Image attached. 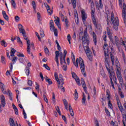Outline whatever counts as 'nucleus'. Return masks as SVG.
Masks as SVG:
<instances>
[{"mask_svg": "<svg viewBox=\"0 0 126 126\" xmlns=\"http://www.w3.org/2000/svg\"><path fill=\"white\" fill-rule=\"evenodd\" d=\"M104 51V65L110 74L109 77L110 78L111 85L114 89H115V85H114V81L115 83H117V77H116V75H115V71H114V68L112 66L110 65V62H111V59H110V54H109V46L108 44L106 43H104V45L103 46Z\"/></svg>", "mask_w": 126, "mask_h": 126, "instance_id": "f257e3e1", "label": "nucleus"}, {"mask_svg": "<svg viewBox=\"0 0 126 126\" xmlns=\"http://www.w3.org/2000/svg\"><path fill=\"white\" fill-rule=\"evenodd\" d=\"M85 26L86 27L85 30L84 31V36L82 37V44L83 47L84 48V50L87 55V57L89 60L91 62L93 60V55L92 52L90 51V49H89V36L88 35V33H87V28H90V29H92V26L91 24H89L86 25L85 24Z\"/></svg>", "mask_w": 126, "mask_h": 126, "instance_id": "f03ea898", "label": "nucleus"}, {"mask_svg": "<svg viewBox=\"0 0 126 126\" xmlns=\"http://www.w3.org/2000/svg\"><path fill=\"white\" fill-rule=\"evenodd\" d=\"M5 88V85L3 84L2 82H0V88L3 94H7L8 96H9V99L11 101H12V93L10 92L9 90H7V92H6V90L4 88Z\"/></svg>", "mask_w": 126, "mask_h": 126, "instance_id": "7ed1b4c3", "label": "nucleus"}, {"mask_svg": "<svg viewBox=\"0 0 126 126\" xmlns=\"http://www.w3.org/2000/svg\"><path fill=\"white\" fill-rule=\"evenodd\" d=\"M111 22L115 30H118V26L119 25V18L115 17L114 13H111Z\"/></svg>", "mask_w": 126, "mask_h": 126, "instance_id": "20e7f679", "label": "nucleus"}, {"mask_svg": "<svg viewBox=\"0 0 126 126\" xmlns=\"http://www.w3.org/2000/svg\"><path fill=\"white\" fill-rule=\"evenodd\" d=\"M78 63H79L80 68L82 74L85 76V77H86V73H85V65H84V62L81 57L79 58Z\"/></svg>", "mask_w": 126, "mask_h": 126, "instance_id": "39448f33", "label": "nucleus"}, {"mask_svg": "<svg viewBox=\"0 0 126 126\" xmlns=\"http://www.w3.org/2000/svg\"><path fill=\"white\" fill-rule=\"evenodd\" d=\"M27 51L28 53L30 55V50H31V47L33 49V50H35V47H34V43L33 42H32L31 44H30V40L29 39H28L27 40Z\"/></svg>", "mask_w": 126, "mask_h": 126, "instance_id": "423d86ee", "label": "nucleus"}, {"mask_svg": "<svg viewBox=\"0 0 126 126\" xmlns=\"http://www.w3.org/2000/svg\"><path fill=\"white\" fill-rule=\"evenodd\" d=\"M107 99L108 101V106L110 109H113V104L111 102V93L109 90H106Z\"/></svg>", "mask_w": 126, "mask_h": 126, "instance_id": "0eeeda50", "label": "nucleus"}, {"mask_svg": "<svg viewBox=\"0 0 126 126\" xmlns=\"http://www.w3.org/2000/svg\"><path fill=\"white\" fill-rule=\"evenodd\" d=\"M122 16L124 19V23L126 24V4L123 3V10L122 11Z\"/></svg>", "mask_w": 126, "mask_h": 126, "instance_id": "6e6552de", "label": "nucleus"}, {"mask_svg": "<svg viewBox=\"0 0 126 126\" xmlns=\"http://www.w3.org/2000/svg\"><path fill=\"white\" fill-rule=\"evenodd\" d=\"M81 13L82 14V19L83 21V23L84 25H85V21H86V19H87V15L85 13V11L84 10H81Z\"/></svg>", "mask_w": 126, "mask_h": 126, "instance_id": "1a4fd4ad", "label": "nucleus"}, {"mask_svg": "<svg viewBox=\"0 0 126 126\" xmlns=\"http://www.w3.org/2000/svg\"><path fill=\"white\" fill-rule=\"evenodd\" d=\"M71 58H72V61L74 65L76 66V67H78V59H76V63H75V56L73 54V52H71Z\"/></svg>", "mask_w": 126, "mask_h": 126, "instance_id": "9d476101", "label": "nucleus"}, {"mask_svg": "<svg viewBox=\"0 0 126 126\" xmlns=\"http://www.w3.org/2000/svg\"><path fill=\"white\" fill-rule=\"evenodd\" d=\"M57 83L59 85H61V84H64L63 77L62 74H59V78H58V81H57Z\"/></svg>", "mask_w": 126, "mask_h": 126, "instance_id": "9b49d317", "label": "nucleus"}, {"mask_svg": "<svg viewBox=\"0 0 126 126\" xmlns=\"http://www.w3.org/2000/svg\"><path fill=\"white\" fill-rule=\"evenodd\" d=\"M55 61L57 63V66H59V65H60V63H59V56H60V52L59 51H56L55 52Z\"/></svg>", "mask_w": 126, "mask_h": 126, "instance_id": "f8f14e48", "label": "nucleus"}, {"mask_svg": "<svg viewBox=\"0 0 126 126\" xmlns=\"http://www.w3.org/2000/svg\"><path fill=\"white\" fill-rule=\"evenodd\" d=\"M59 56L60 57V63L63 65V63H65V59L63 60V55L62 52L59 53Z\"/></svg>", "mask_w": 126, "mask_h": 126, "instance_id": "ddd939ff", "label": "nucleus"}, {"mask_svg": "<svg viewBox=\"0 0 126 126\" xmlns=\"http://www.w3.org/2000/svg\"><path fill=\"white\" fill-rule=\"evenodd\" d=\"M9 123L10 126H18L17 123H16V124H14V120H13V119L12 118L9 119Z\"/></svg>", "mask_w": 126, "mask_h": 126, "instance_id": "4468645a", "label": "nucleus"}, {"mask_svg": "<svg viewBox=\"0 0 126 126\" xmlns=\"http://www.w3.org/2000/svg\"><path fill=\"white\" fill-rule=\"evenodd\" d=\"M54 21L58 27L61 29V23H60V18L57 17V19H56Z\"/></svg>", "mask_w": 126, "mask_h": 126, "instance_id": "2eb2a0df", "label": "nucleus"}, {"mask_svg": "<svg viewBox=\"0 0 126 126\" xmlns=\"http://www.w3.org/2000/svg\"><path fill=\"white\" fill-rule=\"evenodd\" d=\"M93 38L94 39V45H97V36L94 32H93Z\"/></svg>", "mask_w": 126, "mask_h": 126, "instance_id": "dca6fc26", "label": "nucleus"}, {"mask_svg": "<svg viewBox=\"0 0 126 126\" xmlns=\"http://www.w3.org/2000/svg\"><path fill=\"white\" fill-rule=\"evenodd\" d=\"M50 30L51 31H53V30H55V26H54V21L53 20H50Z\"/></svg>", "mask_w": 126, "mask_h": 126, "instance_id": "f3484780", "label": "nucleus"}, {"mask_svg": "<svg viewBox=\"0 0 126 126\" xmlns=\"http://www.w3.org/2000/svg\"><path fill=\"white\" fill-rule=\"evenodd\" d=\"M116 74L117 76L119 75H122V74L121 73V68L120 66H118V65H116Z\"/></svg>", "mask_w": 126, "mask_h": 126, "instance_id": "a211bd4d", "label": "nucleus"}, {"mask_svg": "<svg viewBox=\"0 0 126 126\" xmlns=\"http://www.w3.org/2000/svg\"><path fill=\"white\" fill-rule=\"evenodd\" d=\"M2 14L3 15V18H4L6 20V21H8V16L6 14V13L5 12V11H2Z\"/></svg>", "mask_w": 126, "mask_h": 126, "instance_id": "6ab92c4d", "label": "nucleus"}, {"mask_svg": "<svg viewBox=\"0 0 126 126\" xmlns=\"http://www.w3.org/2000/svg\"><path fill=\"white\" fill-rule=\"evenodd\" d=\"M97 10H100L103 8V3H102V0H99V4L96 7Z\"/></svg>", "mask_w": 126, "mask_h": 126, "instance_id": "aec40b11", "label": "nucleus"}, {"mask_svg": "<svg viewBox=\"0 0 126 126\" xmlns=\"http://www.w3.org/2000/svg\"><path fill=\"white\" fill-rule=\"evenodd\" d=\"M18 27L20 31V33H22V32H24V31H25L24 29H23V26H22V25L20 24L18 25Z\"/></svg>", "mask_w": 126, "mask_h": 126, "instance_id": "412c9836", "label": "nucleus"}, {"mask_svg": "<svg viewBox=\"0 0 126 126\" xmlns=\"http://www.w3.org/2000/svg\"><path fill=\"white\" fill-rule=\"evenodd\" d=\"M92 20L93 21V24L94 25L95 27L97 28V22H96V19L95 18V16H92Z\"/></svg>", "mask_w": 126, "mask_h": 126, "instance_id": "4be33fe9", "label": "nucleus"}, {"mask_svg": "<svg viewBox=\"0 0 126 126\" xmlns=\"http://www.w3.org/2000/svg\"><path fill=\"white\" fill-rule=\"evenodd\" d=\"M117 78L119 81L120 84H123L124 82V80H123V77H122V75L117 76Z\"/></svg>", "mask_w": 126, "mask_h": 126, "instance_id": "5701e85b", "label": "nucleus"}, {"mask_svg": "<svg viewBox=\"0 0 126 126\" xmlns=\"http://www.w3.org/2000/svg\"><path fill=\"white\" fill-rule=\"evenodd\" d=\"M16 52V50H15L14 48H11V51H10L11 57H14V54H15Z\"/></svg>", "mask_w": 126, "mask_h": 126, "instance_id": "b1692460", "label": "nucleus"}, {"mask_svg": "<svg viewBox=\"0 0 126 126\" xmlns=\"http://www.w3.org/2000/svg\"><path fill=\"white\" fill-rule=\"evenodd\" d=\"M110 58H111V62L112 63V65H114V64H115V57L113 54H111Z\"/></svg>", "mask_w": 126, "mask_h": 126, "instance_id": "393cba45", "label": "nucleus"}, {"mask_svg": "<svg viewBox=\"0 0 126 126\" xmlns=\"http://www.w3.org/2000/svg\"><path fill=\"white\" fill-rule=\"evenodd\" d=\"M62 64H63V66H62L63 69V70L66 71L67 69V66L66 65V63H65V62H63Z\"/></svg>", "mask_w": 126, "mask_h": 126, "instance_id": "a878e982", "label": "nucleus"}, {"mask_svg": "<svg viewBox=\"0 0 126 126\" xmlns=\"http://www.w3.org/2000/svg\"><path fill=\"white\" fill-rule=\"evenodd\" d=\"M86 101V97L85 96V94H83V98L82 99V103L83 105H85V101Z\"/></svg>", "mask_w": 126, "mask_h": 126, "instance_id": "bb28decb", "label": "nucleus"}, {"mask_svg": "<svg viewBox=\"0 0 126 126\" xmlns=\"http://www.w3.org/2000/svg\"><path fill=\"white\" fill-rule=\"evenodd\" d=\"M115 43L117 46L120 44V39H119V37L118 36H115Z\"/></svg>", "mask_w": 126, "mask_h": 126, "instance_id": "cd10ccee", "label": "nucleus"}, {"mask_svg": "<svg viewBox=\"0 0 126 126\" xmlns=\"http://www.w3.org/2000/svg\"><path fill=\"white\" fill-rule=\"evenodd\" d=\"M10 2L13 8L15 9L16 8V3H15V1H14V0H13L12 1H10Z\"/></svg>", "mask_w": 126, "mask_h": 126, "instance_id": "c85d7f7f", "label": "nucleus"}, {"mask_svg": "<svg viewBox=\"0 0 126 126\" xmlns=\"http://www.w3.org/2000/svg\"><path fill=\"white\" fill-rule=\"evenodd\" d=\"M69 1V0H68ZM72 4L73 5V8H75L76 7V0H71Z\"/></svg>", "mask_w": 126, "mask_h": 126, "instance_id": "c756f323", "label": "nucleus"}, {"mask_svg": "<svg viewBox=\"0 0 126 126\" xmlns=\"http://www.w3.org/2000/svg\"><path fill=\"white\" fill-rule=\"evenodd\" d=\"M44 52L47 56H49L50 53L49 52V49H48V47L47 46L44 47Z\"/></svg>", "mask_w": 126, "mask_h": 126, "instance_id": "7c9ffc66", "label": "nucleus"}, {"mask_svg": "<svg viewBox=\"0 0 126 126\" xmlns=\"http://www.w3.org/2000/svg\"><path fill=\"white\" fill-rule=\"evenodd\" d=\"M12 58V62H13V64H14L15 63H16V61H17V57L14 56H11Z\"/></svg>", "mask_w": 126, "mask_h": 126, "instance_id": "2f4dec72", "label": "nucleus"}, {"mask_svg": "<svg viewBox=\"0 0 126 126\" xmlns=\"http://www.w3.org/2000/svg\"><path fill=\"white\" fill-rule=\"evenodd\" d=\"M30 68H29V67H26L25 68L26 73L27 76H28L29 75V73H30Z\"/></svg>", "mask_w": 126, "mask_h": 126, "instance_id": "473e14b6", "label": "nucleus"}, {"mask_svg": "<svg viewBox=\"0 0 126 126\" xmlns=\"http://www.w3.org/2000/svg\"><path fill=\"white\" fill-rule=\"evenodd\" d=\"M21 33L22 34L25 40H27V39H28V37H27V36L26 35V32H25V31L21 32Z\"/></svg>", "mask_w": 126, "mask_h": 126, "instance_id": "72a5a7b5", "label": "nucleus"}, {"mask_svg": "<svg viewBox=\"0 0 126 126\" xmlns=\"http://www.w3.org/2000/svg\"><path fill=\"white\" fill-rule=\"evenodd\" d=\"M108 35L110 41L114 44L115 42L114 41V39H113V35H112V33H110V34H108Z\"/></svg>", "mask_w": 126, "mask_h": 126, "instance_id": "f704fd0d", "label": "nucleus"}, {"mask_svg": "<svg viewBox=\"0 0 126 126\" xmlns=\"http://www.w3.org/2000/svg\"><path fill=\"white\" fill-rule=\"evenodd\" d=\"M40 34L41 38H44V37H45V32L43 30L41 29L40 30Z\"/></svg>", "mask_w": 126, "mask_h": 126, "instance_id": "c9c22d12", "label": "nucleus"}, {"mask_svg": "<svg viewBox=\"0 0 126 126\" xmlns=\"http://www.w3.org/2000/svg\"><path fill=\"white\" fill-rule=\"evenodd\" d=\"M63 102L64 103V105L65 106V109H66V110H67V105H68V103H67V101H66V100L65 99H63Z\"/></svg>", "mask_w": 126, "mask_h": 126, "instance_id": "e433bc0d", "label": "nucleus"}, {"mask_svg": "<svg viewBox=\"0 0 126 126\" xmlns=\"http://www.w3.org/2000/svg\"><path fill=\"white\" fill-rule=\"evenodd\" d=\"M75 81L77 83V84L79 85V86H80V81L79 80V78L77 77V78H75Z\"/></svg>", "mask_w": 126, "mask_h": 126, "instance_id": "4c0bfd02", "label": "nucleus"}, {"mask_svg": "<svg viewBox=\"0 0 126 126\" xmlns=\"http://www.w3.org/2000/svg\"><path fill=\"white\" fill-rule=\"evenodd\" d=\"M32 6H33V8L34 10V11H36V2H35V1L33 0L32 2Z\"/></svg>", "mask_w": 126, "mask_h": 126, "instance_id": "58836bf2", "label": "nucleus"}, {"mask_svg": "<svg viewBox=\"0 0 126 126\" xmlns=\"http://www.w3.org/2000/svg\"><path fill=\"white\" fill-rule=\"evenodd\" d=\"M63 84L62 85V84H61V85H58V88H60L61 89V90L63 92H64L65 90H64V87H63Z\"/></svg>", "mask_w": 126, "mask_h": 126, "instance_id": "ea45409f", "label": "nucleus"}, {"mask_svg": "<svg viewBox=\"0 0 126 126\" xmlns=\"http://www.w3.org/2000/svg\"><path fill=\"white\" fill-rule=\"evenodd\" d=\"M37 19L39 21H41L42 19V17L41 16V13H40V12L37 13Z\"/></svg>", "mask_w": 126, "mask_h": 126, "instance_id": "a19ab883", "label": "nucleus"}, {"mask_svg": "<svg viewBox=\"0 0 126 126\" xmlns=\"http://www.w3.org/2000/svg\"><path fill=\"white\" fill-rule=\"evenodd\" d=\"M43 67L46 68V69H47V70H51V68L49 67L47 64H44Z\"/></svg>", "mask_w": 126, "mask_h": 126, "instance_id": "79ce46f5", "label": "nucleus"}, {"mask_svg": "<svg viewBox=\"0 0 126 126\" xmlns=\"http://www.w3.org/2000/svg\"><path fill=\"white\" fill-rule=\"evenodd\" d=\"M74 13L75 18H76L77 20L78 19V14L77 13V12L76 11V10H75L74 11Z\"/></svg>", "mask_w": 126, "mask_h": 126, "instance_id": "37998d69", "label": "nucleus"}, {"mask_svg": "<svg viewBox=\"0 0 126 126\" xmlns=\"http://www.w3.org/2000/svg\"><path fill=\"white\" fill-rule=\"evenodd\" d=\"M45 80L46 82H48L49 83V84H53V82L52 81V80H51V79H46Z\"/></svg>", "mask_w": 126, "mask_h": 126, "instance_id": "c03bdc74", "label": "nucleus"}, {"mask_svg": "<svg viewBox=\"0 0 126 126\" xmlns=\"http://www.w3.org/2000/svg\"><path fill=\"white\" fill-rule=\"evenodd\" d=\"M119 1L120 7H123V2H124V0H119Z\"/></svg>", "mask_w": 126, "mask_h": 126, "instance_id": "a18cd8bd", "label": "nucleus"}, {"mask_svg": "<svg viewBox=\"0 0 126 126\" xmlns=\"http://www.w3.org/2000/svg\"><path fill=\"white\" fill-rule=\"evenodd\" d=\"M118 108H119L121 112H123V111H124V109L123 108V105H122V103L118 105Z\"/></svg>", "mask_w": 126, "mask_h": 126, "instance_id": "49530a36", "label": "nucleus"}, {"mask_svg": "<svg viewBox=\"0 0 126 126\" xmlns=\"http://www.w3.org/2000/svg\"><path fill=\"white\" fill-rule=\"evenodd\" d=\"M35 85H36L35 86L36 90H37V91H39V90H40V86H39V84H38V83H36Z\"/></svg>", "mask_w": 126, "mask_h": 126, "instance_id": "de8ad7c7", "label": "nucleus"}, {"mask_svg": "<svg viewBox=\"0 0 126 126\" xmlns=\"http://www.w3.org/2000/svg\"><path fill=\"white\" fill-rule=\"evenodd\" d=\"M119 94L121 98H125V94H124V93H123V92H120V93H119Z\"/></svg>", "mask_w": 126, "mask_h": 126, "instance_id": "09e8293b", "label": "nucleus"}, {"mask_svg": "<svg viewBox=\"0 0 126 126\" xmlns=\"http://www.w3.org/2000/svg\"><path fill=\"white\" fill-rule=\"evenodd\" d=\"M63 53V60L64 61V59H65V57H66V54H67V51L66 50H64Z\"/></svg>", "mask_w": 126, "mask_h": 126, "instance_id": "8fccbe9b", "label": "nucleus"}, {"mask_svg": "<svg viewBox=\"0 0 126 126\" xmlns=\"http://www.w3.org/2000/svg\"><path fill=\"white\" fill-rule=\"evenodd\" d=\"M47 12L50 15H52V14H53V10H51V8L47 9Z\"/></svg>", "mask_w": 126, "mask_h": 126, "instance_id": "3c124183", "label": "nucleus"}, {"mask_svg": "<svg viewBox=\"0 0 126 126\" xmlns=\"http://www.w3.org/2000/svg\"><path fill=\"white\" fill-rule=\"evenodd\" d=\"M54 31V35L55 36H56V37H58V30H57V29H55V30H53Z\"/></svg>", "mask_w": 126, "mask_h": 126, "instance_id": "603ef678", "label": "nucleus"}, {"mask_svg": "<svg viewBox=\"0 0 126 126\" xmlns=\"http://www.w3.org/2000/svg\"><path fill=\"white\" fill-rule=\"evenodd\" d=\"M23 114L24 115V119H27V115H26V113L25 112V110L24 109L23 110Z\"/></svg>", "mask_w": 126, "mask_h": 126, "instance_id": "864d4df0", "label": "nucleus"}, {"mask_svg": "<svg viewBox=\"0 0 126 126\" xmlns=\"http://www.w3.org/2000/svg\"><path fill=\"white\" fill-rule=\"evenodd\" d=\"M1 45L2 46H4V47H6L7 46V44H6V42L4 41V40L1 41Z\"/></svg>", "mask_w": 126, "mask_h": 126, "instance_id": "5fc2aeb1", "label": "nucleus"}, {"mask_svg": "<svg viewBox=\"0 0 126 126\" xmlns=\"http://www.w3.org/2000/svg\"><path fill=\"white\" fill-rule=\"evenodd\" d=\"M68 23V21H67V18H65V27L67 28L68 27V24H67Z\"/></svg>", "mask_w": 126, "mask_h": 126, "instance_id": "6e6d98bb", "label": "nucleus"}, {"mask_svg": "<svg viewBox=\"0 0 126 126\" xmlns=\"http://www.w3.org/2000/svg\"><path fill=\"white\" fill-rule=\"evenodd\" d=\"M43 98L44 99V101H45L47 103H49V101L48 100V98L45 94H43Z\"/></svg>", "mask_w": 126, "mask_h": 126, "instance_id": "4d7b16f0", "label": "nucleus"}, {"mask_svg": "<svg viewBox=\"0 0 126 126\" xmlns=\"http://www.w3.org/2000/svg\"><path fill=\"white\" fill-rule=\"evenodd\" d=\"M1 105L3 106V107H4V106H5V100H1Z\"/></svg>", "mask_w": 126, "mask_h": 126, "instance_id": "13d9d810", "label": "nucleus"}, {"mask_svg": "<svg viewBox=\"0 0 126 126\" xmlns=\"http://www.w3.org/2000/svg\"><path fill=\"white\" fill-rule=\"evenodd\" d=\"M17 56L18 57H21V58H24V55L22 53H19L17 54Z\"/></svg>", "mask_w": 126, "mask_h": 126, "instance_id": "bf43d9fd", "label": "nucleus"}, {"mask_svg": "<svg viewBox=\"0 0 126 126\" xmlns=\"http://www.w3.org/2000/svg\"><path fill=\"white\" fill-rule=\"evenodd\" d=\"M1 63H5V61H4L5 60V58H4V57L1 56Z\"/></svg>", "mask_w": 126, "mask_h": 126, "instance_id": "052dcab7", "label": "nucleus"}, {"mask_svg": "<svg viewBox=\"0 0 126 126\" xmlns=\"http://www.w3.org/2000/svg\"><path fill=\"white\" fill-rule=\"evenodd\" d=\"M44 5L46 8H47V9H49L50 8H51V7L49 6V4H48V3H44Z\"/></svg>", "mask_w": 126, "mask_h": 126, "instance_id": "680f3d73", "label": "nucleus"}, {"mask_svg": "<svg viewBox=\"0 0 126 126\" xmlns=\"http://www.w3.org/2000/svg\"><path fill=\"white\" fill-rule=\"evenodd\" d=\"M74 97L75 100L78 98V94H74Z\"/></svg>", "mask_w": 126, "mask_h": 126, "instance_id": "e2e57ef3", "label": "nucleus"}, {"mask_svg": "<svg viewBox=\"0 0 126 126\" xmlns=\"http://www.w3.org/2000/svg\"><path fill=\"white\" fill-rule=\"evenodd\" d=\"M20 19V18L18 17V16H16L15 17V20L16 22H18L19 21V20Z\"/></svg>", "mask_w": 126, "mask_h": 126, "instance_id": "0e129e2a", "label": "nucleus"}, {"mask_svg": "<svg viewBox=\"0 0 126 126\" xmlns=\"http://www.w3.org/2000/svg\"><path fill=\"white\" fill-rule=\"evenodd\" d=\"M17 40L18 43H19L20 44H22V41H21V40L20 39V37H19V36L17 37Z\"/></svg>", "mask_w": 126, "mask_h": 126, "instance_id": "69168bd1", "label": "nucleus"}, {"mask_svg": "<svg viewBox=\"0 0 126 126\" xmlns=\"http://www.w3.org/2000/svg\"><path fill=\"white\" fill-rule=\"evenodd\" d=\"M81 84L83 89H87V87H86V84H85V83H82Z\"/></svg>", "mask_w": 126, "mask_h": 126, "instance_id": "338daca9", "label": "nucleus"}, {"mask_svg": "<svg viewBox=\"0 0 126 126\" xmlns=\"http://www.w3.org/2000/svg\"><path fill=\"white\" fill-rule=\"evenodd\" d=\"M100 74H101L102 76H105V72L103 69L100 70Z\"/></svg>", "mask_w": 126, "mask_h": 126, "instance_id": "774afa93", "label": "nucleus"}]
</instances>
